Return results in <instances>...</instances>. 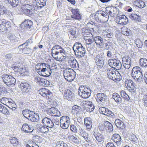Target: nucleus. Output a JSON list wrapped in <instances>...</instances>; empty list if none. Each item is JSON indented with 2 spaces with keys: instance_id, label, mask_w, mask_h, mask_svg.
<instances>
[{
  "instance_id": "nucleus-22",
  "label": "nucleus",
  "mask_w": 147,
  "mask_h": 147,
  "mask_svg": "<svg viewBox=\"0 0 147 147\" xmlns=\"http://www.w3.org/2000/svg\"><path fill=\"white\" fill-rule=\"evenodd\" d=\"M112 140L115 143L117 146L121 144V139L120 136L118 134H114L112 136Z\"/></svg>"
},
{
  "instance_id": "nucleus-60",
  "label": "nucleus",
  "mask_w": 147,
  "mask_h": 147,
  "mask_svg": "<svg viewBox=\"0 0 147 147\" xmlns=\"http://www.w3.org/2000/svg\"><path fill=\"white\" fill-rule=\"evenodd\" d=\"M51 69L49 67H47V70L44 72V74H42V76H44L48 77L51 75Z\"/></svg>"
},
{
  "instance_id": "nucleus-3",
  "label": "nucleus",
  "mask_w": 147,
  "mask_h": 147,
  "mask_svg": "<svg viewBox=\"0 0 147 147\" xmlns=\"http://www.w3.org/2000/svg\"><path fill=\"white\" fill-rule=\"evenodd\" d=\"M78 94L84 98H87L90 95L91 93L90 88L86 86H80L78 90Z\"/></svg>"
},
{
  "instance_id": "nucleus-21",
  "label": "nucleus",
  "mask_w": 147,
  "mask_h": 147,
  "mask_svg": "<svg viewBox=\"0 0 147 147\" xmlns=\"http://www.w3.org/2000/svg\"><path fill=\"white\" fill-rule=\"evenodd\" d=\"M48 112L50 115L55 117H59L61 115V112L57 108L54 107L50 108Z\"/></svg>"
},
{
  "instance_id": "nucleus-14",
  "label": "nucleus",
  "mask_w": 147,
  "mask_h": 147,
  "mask_svg": "<svg viewBox=\"0 0 147 147\" xmlns=\"http://www.w3.org/2000/svg\"><path fill=\"white\" fill-rule=\"evenodd\" d=\"M95 96L97 102L100 104L104 103L107 100V96L103 93H98Z\"/></svg>"
},
{
  "instance_id": "nucleus-6",
  "label": "nucleus",
  "mask_w": 147,
  "mask_h": 147,
  "mask_svg": "<svg viewBox=\"0 0 147 147\" xmlns=\"http://www.w3.org/2000/svg\"><path fill=\"white\" fill-rule=\"evenodd\" d=\"M2 80L8 86L14 85L16 82V79L11 75L4 74L2 76Z\"/></svg>"
},
{
  "instance_id": "nucleus-47",
  "label": "nucleus",
  "mask_w": 147,
  "mask_h": 147,
  "mask_svg": "<svg viewBox=\"0 0 147 147\" xmlns=\"http://www.w3.org/2000/svg\"><path fill=\"white\" fill-rule=\"evenodd\" d=\"M0 112L4 114L9 113L8 110L5 107L3 106L2 105L0 104Z\"/></svg>"
},
{
  "instance_id": "nucleus-18",
  "label": "nucleus",
  "mask_w": 147,
  "mask_h": 147,
  "mask_svg": "<svg viewBox=\"0 0 147 147\" xmlns=\"http://www.w3.org/2000/svg\"><path fill=\"white\" fill-rule=\"evenodd\" d=\"M15 68L17 69V71L21 76H28L29 75V72L24 67H20L19 66H15Z\"/></svg>"
},
{
  "instance_id": "nucleus-27",
  "label": "nucleus",
  "mask_w": 147,
  "mask_h": 147,
  "mask_svg": "<svg viewBox=\"0 0 147 147\" xmlns=\"http://www.w3.org/2000/svg\"><path fill=\"white\" fill-rule=\"evenodd\" d=\"M79 134L81 136L83 137L87 142H88L89 141H90V140H89V136L88 134L86 133L84 129L81 128L79 129Z\"/></svg>"
},
{
  "instance_id": "nucleus-8",
  "label": "nucleus",
  "mask_w": 147,
  "mask_h": 147,
  "mask_svg": "<svg viewBox=\"0 0 147 147\" xmlns=\"http://www.w3.org/2000/svg\"><path fill=\"white\" fill-rule=\"evenodd\" d=\"M108 62L109 65L111 67L117 70L121 69L122 64L119 60L115 59H111L109 60Z\"/></svg>"
},
{
  "instance_id": "nucleus-25",
  "label": "nucleus",
  "mask_w": 147,
  "mask_h": 147,
  "mask_svg": "<svg viewBox=\"0 0 147 147\" xmlns=\"http://www.w3.org/2000/svg\"><path fill=\"white\" fill-rule=\"evenodd\" d=\"M46 1L47 0H37L34 6L37 9H40L45 6Z\"/></svg>"
},
{
  "instance_id": "nucleus-59",
  "label": "nucleus",
  "mask_w": 147,
  "mask_h": 147,
  "mask_svg": "<svg viewBox=\"0 0 147 147\" xmlns=\"http://www.w3.org/2000/svg\"><path fill=\"white\" fill-rule=\"evenodd\" d=\"M84 39L85 40L86 44H91L94 41V38H90V37H87L84 38Z\"/></svg>"
},
{
  "instance_id": "nucleus-26",
  "label": "nucleus",
  "mask_w": 147,
  "mask_h": 147,
  "mask_svg": "<svg viewBox=\"0 0 147 147\" xmlns=\"http://www.w3.org/2000/svg\"><path fill=\"white\" fill-rule=\"evenodd\" d=\"M84 124L86 126V128L88 130L91 129L92 124V119L89 117H86L84 119Z\"/></svg>"
},
{
  "instance_id": "nucleus-53",
  "label": "nucleus",
  "mask_w": 147,
  "mask_h": 147,
  "mask_svg": "<svg viewBox=\"0 0 147 147\" xmlns=\"http://www.w3.org/2000/svg\"><path fill=\"white\" fill-rule=\"evenodd\" d=\"M10 142L13 145L16 146L17 145L19 144V142L18 141L17 138L15 137H13L10 139Z\"/></svg>"
},
{
  "instance_id": "nucleus-62",
  "label": "nucleus",
  "mask_w": 147,
  "mask_h": 147,
  "mask_svg": "<svg viewBox=\"0 0 147 147\" xmlns=\"http://www.w3.org/2000/svg\"><path fill=\"white\" fill-rule=\"evenodd\" d=\"M103 34L104 36L107 37L109 38H112L113 36L112 33L106 31L104 32Z\"/></svg>"
},
{
  "instance_id": "nucleus-52",
  "label": "nucleus",
  "mask_w": 147,
  "mask_h": 147,
  "mask_svg": "<svg viewBox=\"0 0 147 147\" xmlns=\"http://www.w3.org/2000/svg\"><path fill=\"white\" fill-rule=\"evenodd\" d=\"M55 147H69L67 144L62 141L58 142Z\"/></svg>"
},
{
  "instance_id": "nucleus-54",
  "label": "nucleus",
  "mask_w": 147,
  "mask_h": 147,
  "mask_svg": "<svg viewBox=\"0 0 147 147\" xmlns=\"http://www.w3.org/2000/svg\"><path fill=\"white\" fill-rule=\"evenodd\" d=\"M45 79L41 78L40 77H36L35 78V81L39 83L42 85Z\"/></svg>"
},
{
  "instance_id": "nucleus-20",
  "label": "nucleus",
  "mask_w": 147,
  "mask_h": 147,
  "mask_svg": "<svg viewBox=\"0 0 147 147\" xmlns=\"http://www.w3.org/2000/svg\"><path fill=\"white\" fill-rule=\"evenodd\" d=\"M39 94L43 97L49 98V96L52 95V93L50 91L46 88H42L39 90Z\"/></svg>"
},
{
  "instance_id": "nucleus-10",
  "label": "nucleus",
  "mask_w": 147,
  "mask_h": 147,
  "mask_svg": "<svg viewBox=\"0 0 147 147\" xmlns=\"http://www.w3.org/2000/svg\"><path fill=\"white\" fill-rule=\"evenodd\" d=\"M0 30L1 32L6 31L7 28L10 27V23L9 22L6 21L3 19L1 16H0Z\"/></svg>"
},
{
  "instance_id": "nucleus-30",
  "label": "nucleus",
  "mask_w": 147,
  "mask_h": 147,
  "mask_svg": "<svg viewBox=\"0 0 147 147\" xmlns=\"http://www.w3.org/2000/svg\"><path fill=\"white\" fill-rule=\"evenodd\" d=\"M8 38L10 42L12 44H16L19 41V38L13 34H10L8 36Z\"/></svg>"
},
{
  "instance_id": "nucleus-48",
  "label": "nucleus",
  "mask_w": 147,
  "mask_h": 147,
  "mask_svg": "<svg viewBox=\"0 0 147 147\" xmlns=\"http://www.w3.org/2000/svg\"><path fill=\"white\" fill-rule=\"evenodd\" d=\"M135 43L138 48H141L143 45V42L139 39H136L135 40Z\"/></svg>"
},
{
  "instance_id": "nucleus-24",
  "label": "nucleus",
  "mask_w": 147,
  "mask_h": 147,
  "mask_svg": "<svg viewBox=\"0 0 147 147\" xmlns=\"http://www.w3.org/2000/svg\"><path fill=\"white\" fill-rule=\"evenodd\" d=\"M68 62L72 68H78L79 67L77 61L73 57L70 58L68 60Z\"/></svg>"
},
{
  "instance_id": "nucleus-55",
  "label": "nucleus",
  "mask_w": 147,
  "mask_h": 147,
  "mask_svg": "<svg viewBox=\"0 0 147 147\" xmlns=\"http://www.w3.org/2000/svg\"><path fill=\"white\" fill-rule=\"evenodd\" d=\"M121 79V76H120V73L117 72V73H115V76L114 77V78L113 79V80L115 81H119Z\"/></svg>"
},
{
  "instance_id": "nucleus-28",
  "label": "nucleus",
  "mask_w": 147,
  "mask_h": 147,
  "mask_svg": "<svg viewBox=\"0 0 147 147\" xmlns=\"http://www.w3.org/2000/svg\"><path fill=\"white\" fill-rule=\"evenodd\" d=\"M93 134L98 142H101L104 140V136L101 134L97 131H95L93 133Z\"/></svg>"
},
{
  "instance_id": "nucleus-42",
  "label": "nucleus",
  "mask_w": 147,
  "mask_h": 147,
  "mask_svg": "<svg viewBox=\"0 0 147 147\" xmlns=\"http://www.w3.org/2000/svg\"><path fill=\"white\" fill-rule=\"evenodd\" d=\"M69 140L75 143L78 144L80 142V140L78 138L75 137L74 136H70L68 137Z\"/></svg>"
},
{
  "instance_id": "nucleus-35",
  "label": "nucleus",
  "mask_w": 147,
  "mask_h": 147,
  "mask_svg": "<svg viewBox=\"0 0 147 147\" xmlns=\"http://www.w3.org/2000/svg\"><path fill=\"white\" fill-rule=\"evenodd\" d=\"M8 3L13 7H16L20 3V0H7Z\"/></svg>"
},
{
  "instance_id": "nucleus-45",
  "label": "nucleus",
  "mask_w": 147,
  "mask_h": 147,
  "mask_svg": "<svg viewBox=\"0 0 147 147\" xmlns=\"http://www.w3.org/2000/svg\"><path fill=\"white\" fill-rule=\"evenodd\" d=\"M120 94L121 96L124 98L125 100H129L130 99V98L129 96L123 90H122L121 91Z\"/></svg>"
},
{
  "instance_id": "nucleus-64",
  "label": "nucleus",
  "mask_w": 147,
  "mask_h": 147,
  "mask_svg": "<svg viewBox=\"0 0 147 147\" xmlns=\"http://www.w3.org/2000/svg\"><path fill=\"white\" fill-rule=\"evenodd\" d=\"M128 90H129V92H130L132 94L135 95L136 94V88L135 86H132L130 88H128Z\"/></svg>"
},
{
  "instance_id": "nucleus-23",
  "label": "nucleus",
  "mask_w": 147,
  "mask_h": 147,
  "mask_svg": "<svg viewBox=\"0 0 147 147\" xmlns=\"http://www.w3.org/2000/svg\"><path fill=\"white\" fill-rule=\"evenodd\" d=\"M72 18L76 20H80L81 19V16L78 9H74L72 11Z\"/></svg>"
},
{
  "instance_id": "nucleus-12",
  "label": "nucleus",
  "mask_w": 147,
  "mask_h": 147,
  "mask_svg": "<svg viewBox=\"0 0 147 147\" xmlns=\"http://www.w3.org/2000/svg\"><path fill=\"white\" fill-rule=\"evenodd\" d=\"M100 113L111 118L115 117V115L112 111L103 107H101L99 109Z\"/></svg>"
},
{
  "instance_id": "nucleus-29",
  "label": "nucleus",
  "mask_w": 147,
  "mask_h": 147,
  "mask_svg": "<svg viewBox=\"0 0 147 147\" xmlns=\"http://www.w3.org/2000/svg\"><path fill=\"white\" fill-rule=\"evenodd\" d=\"M106 71L107 72V75L109 78L113 80L116 72L113 69L110 68L107 69Z\"/></svg>"
},
{
  "instance_id": "nucleus-15",
  "label": "nucleus",
  "mask_w": 147,
  "mask_h": 147,
  "mask_svg": "<svg viewBox=\"0 0 147 147\" xmlns=\"http://www.w3.org/2000/svg\"><path fill=\"white\" fill-rule=\"evenodd\" d=\"M94 41L97 47L100 48H102L104 46L103 39L101 36H97L94 38Z\"/></svg>"
},
{
  "instance_id": "nucleus-2",
  "label": "nucleus",
  "mask_w": 147,
  "mask_h": 147,
  "mask_svg": "<svg viewBox=\"0 0 147 147\" xmlns=\"http://www.w3.org/2000/svg\"><path fill=\"white\" fill-rule=\"evenodd\" d=\"M73 49L77 57H80L85 55L86 52L85 49L81 43L76 42L73 47Z\"/></svg>"
},
{
  "instance_id": "nucleus-41",
  "label": "nucleus",
  "mask_w": 147,
  "mask_h": 147,
  "mask_svg": "<svg viewBox=\"0 0 147 147\" xmlns=\"http://www.w3.org/2000/svg\"><path fill=\"white\" fill-rule=\"evenodd\" d=\"M22 113L23 116L25 118L28 119L30 115L32 114V113H33V111L28 110H25L22 111Z\"/></svg>"
},
{
  "instance_id": "nucleus-17",
  "label": "nucleus",
  "mask_w": 147,
  "mask_h": 147,
  "mask_svg": "<svg viewBox=\"0 0 147 147\" xmlns=\"http://www.w3.org/2000/svg\"><path fill=\"white\" fill-rule=\"evenodd\" d=\"M32 22L28 20H25L20 24V26L21 28L29 30L32 26Z\"/></svg>"
},
{
  "instance_id": "nucleus-19",
  "label": "nucleus",
  "mask_w": 147,
  "mask_h": 147,
  "mask_svg": "<svg viewBox=\"0 0 147 147\" xmlns=\"http://www.w3.org/2000/svg\"><path fill=\"white\" fill-rule=\"evenodd\" d=\"M42 123L44 126L50 128L53 127L54 125V124L52 120L47 117L42 119Z\"/></svg>"
},
{
  "instance_id": "nucleus-61",
  "label": "nucleus",
  "mask_w": 147,
  "mask_h": 147,
  "mask_svg": "<svg viewBox=\"0 0 147 147\" xmlns=\"http://www.w3.org/2000/svg\"><path fill=\"white\" fill-rule=\"evenodd\" d=\"M59 91L63 94L64 91L65 90V84H64L59 83Z\"/></svg>"
},
{
  "instance_id": "nucleus-49",
  "label": "nucleus",
  "mask_w": 147,
  "mask_h": 147,
  "mask_svg": "<svg viewBox=\"0 0 147 147\" xmlns=\"http://www.w3.org/2000/svg\"><path fill=\"white\" fill-rule=\"evenodd\" d=\"M29 125L27 123L24 124L22 126V130L26 133H30V131L29 130Z\"/></svg>"
},
{
  "instance_id": "nucleus-9",
  "label": "nucleus",
  "mask_w": 147,
  "mask_h": 147,
  "mask_svg": "<svg viewBox=\"0 0 147 147\" xmlns=\"http://www.w3.org/2000/svg\"><path fill=\"white\" fill-rule=\"evenodd\" d=\"M60 126L63 129H66L69 127L70 123L69 117L66 116H62L60 120Z\"/></svg>"
},
{
  "instance_id": "nucleus-44",
  "label": "nucleus",
  "mask_w": 147,
  "mask_h": 147,
  "mask_svg": "<svg viewBox=\"0 0 147 147\" xmlns=\"http://www.w3.org/2000/svg\"><path fill=\"white\" fill-rule=\"evenodd\" d=\"M38 129L39 131L43 133H46L49 131V129L45 126L41 125L38 127Z\"/></svg>"
},
{
  "instance_id": "nucleus-7",
  "label": "nucleus",
  "mask_w": 147,
  "mask_h": 147,
  "mask_svg": "<svg viewBox=\"0 0 147 147\" xmlns=\"http://www.w3.org/2000/svg\"><path fill=\"white\" fill-rule=\"evenodd\" d=\"M32 84L28 81H23L20 84V88L24 93L29 94L31 91Z\"/></svg>"
},
{
  "instance_id": "nucleus-46",
  "label": "nucleus",
  "mask_w": 147,
  "mask_h": 147,
  "mask_svg": "<svg viewBox=\"0 0 147 147\" xmlns=\"http://www.w3.org/2000/svg\"><path fill=\"white\" fill-rule=\"evenodd\" d=\"M136 3L137 6L140 8H143L146 6L145 3L142 1H136Z\"/></svg>"
},
{
  "instance_id": "nucleus-5",
  "label": "nucleus",
  "mask_w": 147,
  "mask_h": 147,
  "mask_svg": "<svg viewBox=\"0 0 147 147\" xmlns=\"http://www.w3.org/2000/svg\"><path fill=\"white\" fill-rule=\"evenodd\" d=\"M76 73L73 69L71 68L64 70L63 74L65 80L69 82L73 81L76 77Z\"/></svg>"
},
{
  "instance_id": "nucleus-36",
  "label": "nucleus",
  "mask_w": 147,
  "mask_h": 147,
  "mask_svg": "<svg viewBox=\"0 0 147 147\" xmlns=\"http://www.w3.org/2000/svg\"><path fill=\"white\" fill-rule=\"evenodd\" d=\"M81 108L77 105H75L73 106L71 112L74 114H79L81 112Z\"/></svg>"
},
{
  "instance_id": "nucleus-63",
  "label": "nucleus",
  "mask_w": 147,
  "mask_h": 147,
  "mask_svg": "<svg viewBox=\"0 0 147 147\" xmlns=\"http://www.w3.org/2000/svg\"><path fill=\"white\" fill-rule=\"evenodd\" d=\"M70 129L71 131L75 133H77L78 131V129L77 127L75 125L71 124L70 126Z\"/></svg>"
},
{
  "instance_id": "nucleus-13",
  "label": "nucleus",
  "mask_w": 147,
  "mask_h": 147,
  "mask_svg": "<svg viewBox=\"0 0 147 147\" xmlns=\"http://www.w3.org/2000/svg\"><path fill=\"white\" fill-rule=\"evenodd\" d=\"M130 57L128 56L123 57L122 58L123 66L126 69H129L131 64V59Z\"/></svg>"
},
{
  "instance_id": "nucleus-57",
  "label": "nucleus",
  "mask_w": 147,
  "mask_h": 147,
  "mask_svg": "<svg viewBox=\"0 0 147 147\" xmlns=\"http://www.w3.org/2000/svg\"><path fill=\"white\" fill-rule=\"evenodd\" d=\"M122 32H123V34L124 35L127 36L131 35V32L130 30H128V28H125L122 31Z\"/></svg>"
},
{
  "instance_id": "nucleus-51",
  "label": "nucleus",
  "mask_w": 147,
  "mask_h": 147,
  "mask_svg": "<svg viewBox=\"0 0 147 147\" xmlns=\"http://www.w3.org/2000/svg\"><path fill=\"white\" fill-rule=\"evenodd\" d=\"M100 14H101V17L102 16L103 18V19H104L105 22L107 21L108 20L109 16L107 13L102 11H101V13H100Z\"/></svg>"
},
{
  "instance_id": "nucleus-58",
  "label": "nucleus",
  "mask_w": 147,
  "mask_h": 147,
  "mask_svg": "<svg viewBox=\"0 0 147 147\" xmlns=\"http://www.w3.org/2000/svg\"><path fill=\"white\" fill-rule=\"evenodd\" d=\"M94 108V107L93 105L90 102L89 103L88 105V107H87V109H86L87 111L89 112H91L93 111Z\"/></svg>"
},
{
  "instance_id": "nucleus-32",
  "label": "nucleus",
  "mask_w": 147,
  "mask_h": 147,
  "mask_svg": "<svg viewBox=\"0 0 147 147\" xmlns=\"http://www.w3.org/2000/svg\"><path fill=\"white\" fill-rule=\"evenodd\" d=\"M129 18L136 22L141 21L140 17L136 13H132L129 16Z\"/></svg>"
},
{
  "instance_id": "nucleus-33",
  "label": "nucleus",
  "mask_w": 147,
  "mask_h": 147,
  "mask_svg": "<svg viewBox=\"0 0 147 147\" xmlns=\"http://www.w3.org/2000/svg\"><path fill=\"white\" fill-rule=\"evenodd\" d=\"M63 94L68 100L70 99L73 96V94L72 92L68 89L65 90Z\"/></svg>"
},
{
  "instance_id": "nucleus-56",
  "label": "nucleus",
  "mask_w": 147,
  "mask_h": 147,
  "mask_svg": "<svg viewBox=\"0 0 147 147\" xmlns=\"http://www.w3.org/2000/svg\"><path fill=\"white\" fill-rule=\"evenodd\" d=\"M24 6L25 8V10H26V9H32L33 8H34V9H36V8L34 6V5H33L31 3L26 4Z\"/></svg>"
},
{
  "instance_id": "nucleus-34",
  "label": "nucleus",
  "mask_w": 147,
  "mask_h": 147,
  "mask_svg": "<svg viewBox=\"0 0 147 147\" xmlns=\"http://www.w3.org/2000/svg\"><path fill=\"white\" fill-rule=\"evenodd\" d=\"M105 129L109 132H112L113 130V126L111 123L108 121L105 122Z\"/></svg>"
},
{
  "instance_id": "nucleus-43",
  "label": "nucleus",
  "mask_w": 147,
  "mask_h": 147,
  "mask_svg": "<svg viewBox=\"0 0 147 147\" xmlns=\"http://www.w3.org/2000/svg\"><path fill=\"white\" fill-rule=\"evenodd\" d=\"M140 63L142 67H147V60L144 58H141L140 60Z\"/></svg>"
},
{
  "instance_id": "nucleus-39",
  "label": "nucleus",
  "mask_w": 147,
  "mask_h": 147,
  "mask_svg": "<svg viewBox=\"0 0 147 147\" xmlns=\"http://www.w3.org/2000/svg\"><path fill=\"white\" fill-rule=\"evenodd\" d=\"M125 86H126L127 89L128 88H130L132 86H134V84L133 82L130 79H127L126 80L125 82Z\"/></svg>"
},
{
  "instance_id": "nucleus-38",
  "label": "nucleus",
  "mask_w": 147,
  "mask_h": 147,
  "mask_svg": "<svg viewBox=\"0 0 147 147\" xmlns=\"http://www.w3.org/2000/svg\"><path fill=\"white\" fill-rule=\"evenodd\" d=\"M112 98L117 103H121L122 102L121 98L117 93H113L112 95Z\"/></svg>"
},
{
  "instance_id": "nucleus-40",
  "label": "nucleus",
  "mask_w": 147,
  "mask_h": 147,
  "mask_svg": "<svg viewBox=\"0 0 147 147\" xmlns=\"http://www.w3.org/2000/svg\"><path fill=\"white\" fill-rule=\"evenodd\" d=\"M90 16L93 17V19H94L96 22H101V14L99 13H96L95 14H92L90 15Z\"/></svg>"
},
{
  "instance_id": "nucleus-1",
  "label": "nucleus",
  "mask_w": 147,
  "mask_h": 147,
  "mask_svg": "<svg viewBox=\"0 0 147 147\" xmlns=\"http://www.w3.org/2000/svg\"><path fill=\"white\" fill-rule=\"evenodd\" d=\"M51 53L52 57L56 59L61 57L62 55L64 59L66 58L67 53L64 49L59 45L54 46L51 50Z\"/></svg>"
},
{
  "instance_id": "nucleus-11",
  "label": "nucleus",
  "mask_w": 147,
  "mask_h": 147,
  "mask_svg": "<svg viewBox=\"0 0 147 147\" xmlns=\"http://www.w3.org/2000/svg\"><path fill=\"white\" fill-rule=\"evenodd\" d=\"M104 57L101 54H98L94 58V60L96 65L98 68H101L104 65Z\"/></svg>"
},
{
  "instance_id": "nucleus-16",
  "label": "nucleus",
  "mask_w": 147,
  "mask_h": 147,
  "mask_svg": "<svg viewBox=\"0 0 147 147\" xmlns=\"http://www.w3.org/2000/svg\"><path fill=\"white\" fill-rule=\"evenodd\" d=\"M105 9L106 12L111 17H113L117 13V8L114 7H106Z\"/></svg>"
},
{
  "instance_id": "nucleus-50",
  "label": "nucleus",
  "mask_w": 147,
  "mask_h": 147,
  "mask_svg": "<svg viewBox=\"0 0 147 147\" xmlns=\"http://www.w3.org/2000/svg\"><path fill=\"white\" fill-rule=\"evenodd\" d=\"M36 9L37 8H36L35 9ZM35 9H34V8H33L32 9H26V10H25L24 12L28 16H32L33 15V13L34 12L33 11Z\"/></svg>"
},
{
  "instance_id": "nucleus-4",
  "label": "nucleus",
  "mask_w": 147,
  "mask_h": 147,
  "mask_svg": "<svg viewBox=\"0 0 147 147\" xmlns=\"http://www.w3.org/2000/svg\"><path fill=\"white\" fill-rule=\"evenodd\" d=\"M140 68L138 66L134 67L132 70L131 76L136 80L140 82L143 78L142 73Z\"/></svg>"
},
{
  "instance_id": "nucleus-37",
  "label": "nucleus",
  "mask_w": 147,
  "mask_h": 147,
  "mask_svg": "<svg viewBox=\"0 0 147 147\" xmlns=\"http://www.w3.org/2000/svg\"><path fill=\"white\" fill-rule=\"evenodd\" d=\"M115 123L116 126L118 128L123 129L125 127L123 122L119 119H116Z\"/></svg>"
},
{
  "instance_id": "nucleus-31",
  "label": "nucleus",
  "mask_w": 147,
  "mask_h": 147,
  "mask_svg": "<svg viewBox=\"0 0 147 147\" xmlns=\"http://www.w3.org/2000/svg\"><path fill=\"white\" fill-rule=\"evenodd\" d=\"M28 120H30L33 122H36L38 121L39 119V117L38 114L37 113H35L33 111V113L30 115V116L28 117Z\"/></svg>"
}]
</instances>
